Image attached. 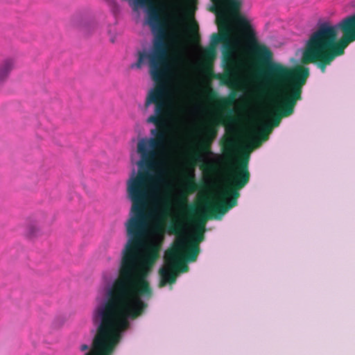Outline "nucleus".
Listing matches in <instances>:
<instances>
[{
  "mask_svg": "<svg viewBox=\"0 0 355 355\" xmlns=\"http://www.w3.org/2000/svg\"><path fill=\"white\" fill-rule=\"evenodd\" d=\"M135 11L143 9L146 13L147 24L155 34L150 51L138 52L137 60L131 68L141 69L148 64L149 73L155 87L148 92L144 107L147 109L154 105V114L146 121L156 128L150 130L153 137L142 138L137 143V153L140 160L137 162L138 173L132 175L127 186H159L167 173V162L164 158L168 142L167 124L173 114V106L168 98L166 80L171 71L168 55V45L166 42L167 32L171 30L175 38H180L184 33L182 18L170 12L165 3H191L198 1H129Z\"/></svg>",
  "mask_w": 355,
  "mask_h": 355,
  "instance_id": "f257e3e1",
  "label": "nucleus"
},
{
  "mask_svg": "<svg viewBox=\"0 0 355 355\" xmlns=\"http://www.w3.org/2000/svg\"><path fill=\"white\" fill-rule=\"evenodd\" d=\"M259 64L264 67L267 78L278 88L277 110L272 115L271 123H263L257 135L251 137L255 147L268 139L272 128L279 126L282 118L293 114L297 101L302 98V89L309 76V68L303 66L290 68L271 60Z\"/></svg>",
  "mask_w": 355,
  "mask_h": 355,
  "instance_id": "f03ea898",
  "label": "nucleus"
},
{
  "mask_svg": "<svg viewBox=\"0 0 355 355\" xmlns=\"http://www.w3.org/2000/svg\"><path fill=\"white\" fill-rule=\"evenodd\" d=\"M355 42V12L336 26L322 23L309 36L303 53L304 63L316 64L322 73L327 66L345 53L347 46Z\"/></svg>",
  "mask_w": 355,
  "mask_h": 355,
  "instance_id": "7ed1b4c3",
  "label": "nucleus"
},
{
  "mask_svg": "<svg viewBox=\"0 0 355 355\" xmlns=\"http://www.w3.org/2000/svg\"><path fill=\"white\" fill-rule=\"evenodd\" d=\"M210 10L216 16L219 24L227 25L230 15L234 17L235 22L240 28L241 35L252 54L257 59L259 64H265L272 59L271 51L265 45L260 44L256 33L250 21L239 12L242 1H211Z\"/></svg>",
  "mask_w": 355,
  "mask_h": 355,
  "instance_id": "20e7f679",
  "label": "nucleus"
},
{
  "mask_svg": "<svg viewBox=\"0 0 355 355\" xmlns=\"http://www.w3.org/2000/svg\"><path fill=\"white\" fill-rule=\"evenodd\" d=\"M183 252H185L186 261L193 262L196 261L200 253V246H198V243L189 242L184 238L177 240L174 246L165 253V264L159 270V287H164L167 284H174L176 282L179 269L182 272L188 271V266L185 263L180 261V258Z\"/></svg>",
  "mask_w": 355,
  "mask_h": 355,
  "instance_id": "39448f33",
  "label": "nucleus"
},
{
  "mask_svg": "<svg viewBox=\"0 0 355 355\" xmlns=\"http://www.w3.org/2000/svg\"><path fill=\"white\" fill-rule=\"evenodd\" d=\"M249 160V154L245 153L232 167L230 168L227 179L228 186L220 193V200L214 202L218 206L215 207L216 209H218L220 214L225 215L230 209L237 205L240 196L239 191L250 181Z\"/></svg>",
  "mask_w": 355,
  "mask_h": 355,
  "instance_id": "423d86ee",
  "label": "nucleus"
},
{
  "mask_svg": "<svg viewBox=\"0 0 355 355\" xmlns=\"http://www.w3.org/2000/svg\"><path fill=\"white\" fill-rule=\"evenodd\" d=\"M217 24L219 33L212 34L210 46L216 48L218 44L223 43V62L224 65V73L221 75L219 78L223 85L232 87L236 83L239 65L232 57L234 47L230 41V32L228 26L219 24L218 21Z\"/></svg>",
  "mask_w": 355,
  "mask_h": 355,
  "instance_id": "0eeeda50",
  "label": "nucleus"
},
{
  "mask_svg": "<svg viewBox=\"0 0 355 355\" xmlns=\"http://www.w3.org/2000/svg\"><path fill=\"white\" fill-rule=\"evenodd\" d=\"M217 207L214 202L209 198H205L202 205L203 213L199 214L198 218L196 221V230L189 242L191 243H198V246L200 242L205 239L204 232L205 231V224L208 220L216 219L220 220L224 215L220 214V212L216 209Z\"/></svg>",
  "mask_w": 355,
  "mask_h": 355,
  "instance_id": "6e6552de",
  "label": "nucleus"
},
{
  "mask_svg": "<svg viewBox=\"0 0 355 355\" xmlns=\"http://www.w3.org/2000/svg\"><path fill=\"white\" fill-rule=\"evenodd\" d=\"M219 124H224V121L222 120L213 121V125L209 126L207 129L206 138L200 144V151L206 155H213L211 149V145L213 139L217 135V129L214 126L218 125Z\"/></svg>",
  "mask_w": 355,
  "mask_h": 355,
  "instance_id": "1a4fd4ad",
  "label": "nucleus"
},
{
  "mask_svg": "<svg viewBox=\"0 0 355 355\" xmlns=\"http://www.w3.org/2000/svg\"><path fill=\"white\" fill-rule=\"evenodd\" d=\"M221 146L224 156L231 157L236 148V143L234 138L229 137L221 141Z\"/></svg>",
  "mask_w": 355,
  "mask_h": 355,
  "instance_id": "9d476101",
  "label": "nucleus"
},
{
  "mask_svg": "<svg viewBox=\"0 0 355 355\" xmlns=\"http://www.w3.org/2000/svg\"><path fill=\"white\" fill-rule=\"evenodd\" d=\"M12 60H6L0 64V81L5 80L14 68Z\"/></svg>",
  "mask_w": 355,
  "mask_h": 355,
  "instance_id": "9b49d317",
  "label": "nucleus"
},
{
  "mask_svg": "<svg viewBox=\"0 0 355 355\" xmlns=\"http://www.w3.org/2000/svg\"><path fill=\"white\" fill-rule=\"evenodd\" d=\"M184 229V223L182 220L178 219L170 223L167 227V231L170 234L177 235L182 233Z\"/></svg>",
  "mask_w": 355,
  "mask_h": 355,
  "instance_id": "f8f14e48",
  "label": "nucleus"
},
{
  "mask_svg": "<svg viewBox=\"0 0 355 355\" xmlns=\"http://www.w3.org/2000/svg\"><path fill=\"white\" fill-rule=\"evenodd\" d=\"M236 93L234 91L232 92L227 98H221L218 99L219 106L222 108H226L233 105L236 101Z\"/></svg>",
  "mask_w": 355,
  "mask_h": 355,
  "instance_id": "ddd939ff",
  "label": "nucleus"
},
{
  "mask_svg": "<svg viewBox=\"0 0 355 355\" xmlns=\"http://www.w3.org/2000/svg\"><path fill=\"white\" fill-rule=\"evenodd\" d=\"M186 189L189 193H193L198 189V184L194 180L193 175L187 182Z\"/></svg>",
  "mask_w": 355,
  "mask_h": 355,
  "instance_id": "4468645a",
  "label": "nucleus"
},
{
  "mask_svg": "<svg viewBox=\"0 0 355 355\" xmlns=\"http://www.w3.org/2000/svg\"><path fill=\"white\" fill-rule=\"evenodd\" d=\"M191 29L193 31L192 36L193 42L196 44H199L200 41V37L198 33V25L196 21L193 23Z\"/></svg>",
  "mask_w": 355,
  "mask_h": 355,
  "instance_id": "2eb2a0df",
  "label": "nucleus"
},
{
  "mask_svg": "<svg viewBox=\"0 0 355 355\" xmlns=\"http://www.w3.org/2000/svg\"><path fill=\"white\" fill-rule=\"evenodd\" d=\"M216 55V48L214 46H209L204 50V55L207 58H213Z\"/></svg>",
  "mask_w": 355,
  "mask_h": 355,
  "instance_id": "dca6fc26",
  "label": "nucleus"
},
{
  "mask_svg": "<svg viewBox=\"0 0 355 355\" xmlns=\"http://www.w3.org/2000/svg\"><path fill=\"white\" fill-rule=\"evenodd\" d=\"M38 230L39 229L36 225H31L27 227V234L31 237L35 236Z\"/></svg>",
  "mask_w": 355,
  "mask_h": 355,
  "instance_id": "f3484780",
  "label": "nucleus"
},
{
  "mask_svg": "<svg viewBox=\"0 0 355 355\" xmlns=\"http://www.w3.org/2000/svg\"><path fill=\"white\" fill-rule=\"evenodd\" d=\"M200 168L203 171H213L215 169V167L211 163L206 162L200 165Z\"/></svg>",
  "mask_w": 355,
  "mask_h": 355,
  "instance_id": "a211bd4d",
  "label": "nucleus"
},
{
  "mask_svg": "<svg viewBox=\"0 0 355 355\" xmlns=\"http://www.w3.org/2000/svg\"><path fill=\"white\" fill-rule=\"evenodd\" d=\"M197 213V208L194 205H189L187 207V214L193 216Z\"/></svg>",
  "mask_w": 355,
  "mask_h": 355,
  "instance_id": "6ab92c4d",
  "label": "nucleus"
},
{
  "mask_svg": "<svg viewBox=\"0 0 355 355\" xmlns=\"http://www.w3.org/2000/svg\"><path fill=\"white\" fill-rule=\"evenodd\" d=\"M232 110H229L228 113L225 116V120L229 123H232L234 121L232 116Z\"/></svg>",
  "mask_w": 355,
  "mask_h": 355,
  "instance_id": "aec40b11",
  "label": "nucleus"
},
{
  "mask_svg": "<svg viewBox=\"0 0 355 355\" xmlns=\"http://www.w3.org/2000/svg\"><path fill=\"white\" fill-rule=\"evenodd\" d=\"M209 98L211 100H216V99H217V94H216V93L215 92H214V91H211L209 93Z\"/></svg>",
  "mask_w": 355,
  "mask_h": 355,
  "instance_id": "412c9836",
  "label": "nucleus"
},
{
  "mask_svg": "<svg viewBox=\"0 0 355 355\" xmlns=\"http://www.w3.org/2000/svg\"><path fill=\"white\" fill-rule=\"evenodd\" d=\"M196 159L197 161L200 162L204 161V157L199 154L196 155Z\"/></svg>",
  "mask_w": 355,
  "mask_h": 355,
  "instance_id": "4be33fe9",
  "label": "nucleus"
},
{
  "mask_svg": "<svg viewBox=\"0 0 355 355\" xmlns=\"http://www.w3.org/2000/svg\"><path fill=\"white\" fill-rule=\"evenodd\" d=\"M88 349H89V346L87 345L84 344L80 346L81 351H85V350H87Z\"/></svg>",
  "mask_w": 355,
  "mask_h": 355,
  "instance_id": "5701e85b",
  "label": "nucleus"
},
{
  "mask_svg": "<svg viewBox=\"0 0 355 355\" xmlns=\"http://www.w3.org/2000/svg\"><path fill=\"white\" fill-rule=\"evenodd\" d=\"M110 41H111V42L114 43V41H115V37H114V36H111V37H110Z\"/></svg>",
  "mask_w": 355,
  "mask_h": 355,
  "instance_id": "b1692460",
  "label": "nucleus"
}]
</instances>
